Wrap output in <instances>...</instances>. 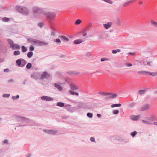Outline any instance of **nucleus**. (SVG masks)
Masks as SVG:
<instances>
[{
	"mask_svg": "<svg viewBox=\"0 0 157 157\" xmlns=\"http://www.w3.org/2000/svg\"><path fill=\"white\" fill-rule=\"evenodd\" d=\"M128 54L132 56H135V53L134 52H129L128 53Z\"/></svg>",
	"mask_w": 157,
	"mask_h": 157,
	"instance_id": "69168bd1",
	"label": "nucleus"
},
{
	"mask_svg": "<svg viewBox=\"0 0 157 157\" xmlns=\"http://www.w3.org/2000/svg\"><path fill=\"white\" fill-rule=\"evenodd\" d=\"M65 80L66 82L69 83L70 82V79L68 77H66L65 78Z\"/></svg>",
	"mask_w": 157,
	"mask_h": 157,
	"instance_id": "052dcab7",
	"label": "nucleus"
},
{
	"mask_svg": "<svg viewBox=\"0 0 157 157\" xmlns=\"http://www.w3.org/2000/svg\"><path fill=\"white\" fill-rule=\"evenodd\" d=\"M69 94H70V95H75L77 96H78L79 94L78 93L75 92L72 90H70L69 91Z\"/></svg>",
	"mask_w": 157,
	"mask_h": 157,
	"instance_id": "cd10ccee",
	"label": "nucleus"
},
{
	"mask_svg": "<svg viewBox=\"0 0 157 157\" xmlns=\"http://www.w3.org/2000/svg\"><path fill=\"white\" fill-rule=\"evenodd\" d=\"M3 143L4 144H8V141L6 139L4 140L3 142Z\"/></svg>",
	"mask_w": 157,
	"mask_h": 157,
	"instance_id": "774afa93",
	"label": "nucleus"
},
{
	"mask_svg": "<svg viewBox=\"0 0 157 157\" xmlns=\"http://www.w3.org/2000/svg\"><path fill=\"white\" fill-rule=\"evenodd\" d=\"M33 55V52L32 51L29 52L27 54V56L29 58H31Z\"/></svg>",
	"mask_w": 157,
	"mask_h": 157,
	"instance_id": "72a5a7b5",
	"label": "nucleus"
},
{
	"mask_svg": "<svg viewBox=\"0 0 157 157\" xmlns=\"http://www.w3.org/2000/svg\"><path fill=\"white\" fill-rule=\"evenodd\" d=\"M67 74H69L71 75H77L79 73V72H76L75 71H68L67 72Z\"/></svg>",
	"mask_w": 157,
	"mask_h": 157,
	"instance_id": "4be33fe9",
	"label": "nucleus"
},
{
	"mask_svg": "<svg viewBox=\"0 0 157 157\" xmlns=\"http://www.w3.org/2000/svg\"><path fill=\"white\" fill-rule=\"evenodd\" d=\"M146 119L148 120L151 121H155L154 118L152 117H147Z\"/></svg>",
	"mask_w": 157,
	"mask_h": 157,
	"instance_id": "4d7b16f0",
	"label": "nucleus"
},
{
	"mask_svg": "<svg viewBox=\"0 0 157 157\" xmlns=\"http://www.w3.org/2000/svg\"><path fill=\"white\" fill-rule=\"evenodd\" d=\"M119 113V111L118 109L114 110L112 111V113L114 115H117Z\"/></svg>",
	"mask_w": 157,
	"mask_h": 157,
	"instance_id": "37998d69",
	"label": "nucleus"
},
{
	"mask_svg": "<svg viewBox=\"0 0 157 157\" xmlns=\"http://www.w3.org/2000/svg\"><path fill=\"white\" fill-rule=\"evenodd\" d=\"M2 20L3 21L7 22L10 21V18L7 17H4L2 18Z\"/></svg>",
	"mask_w": 157,
	"mask_h": 157,
	"instance_id": "e433bc0d",
	"label": "nucleus"
},
{
	"mask_svg": "<svg viewBox=\"0 0 157 157\" xmlns=\"http://www.w3.org/2000/svg\"><path fill=\"white\" fill-rule=\"evenodd\" d=\"M21 51L23 52H25L28 50L27 47H25L24 45H22L21 47Z\"/></svg>",
	"mask_w": 157,
	"mask_h": 157,
	"instance_id": "c756f323",
	"label": "nucleus"
},
{
	"mask_svg": "<svg viewBox=\"0 0 157 157\" xmlns=\"http://www.w3.org/2000/svg\"><path fill=\"white\" fill-rule=\"evenodd\" d=\"M142 122L144 124H148V121H147L144 120H142Z\"/></svg>",
	"mask_w": 157,
	"mask_h": 157,
	"instance_id": "338daca9",
	"label": "nucleus"
},
{
	"mask_svg": "<svg viewBox=\"0 0 157 157\" xmlns=\"http://www.w3.org/2000/svg\"><path fill=\"white\" fill-rule=\"evenodd\" d=\"M150 107V105L148 104H145L143 105L140 109V110L141 111H144L147 110Z\"/></svg>",
	"mask_w": 157,
	"mask_h": 157,
	"instance_id": "9d476101",
	"label": "nucleus"
},
{
	"mask_svg": "<svg viewBox=\"0 0 157 157\" xmlns=\"http://www.w3.org/2000/svg\"><path fill=\"white\" fill-rule=\"evenodd\" d=\"M50 74L46 71H44L41 74L40 77V79H48L50 77Z\"/></svg>",
	"mask_w": 157,
	"mask_h": 157,
	"instance_id": "423d86ee",
	"label": "nucleus"
},
{
	"mask_svg": "<svg viewBox=\"0 0 157 157\" xmlns=\"http://www.w3.org/2000/svg\"><path fill=\"white\" fill-rule=\"evenodd\" d=\"M140 117V115H132L130 116V119L133 121H138Z\"/></svg>",
	"mask_w": 157,
	"mask_h": 157,
	"instance_id": "9b49d317",
	"label": "nucleus"
},
{
	"mask_svg": "<svg viewBox=\"0 0 157 157\" xmlns=\"http://www.w3.org/2000/svg\"><path fill=\"white\" fill-rule=\"evenodd\" d=\"M109 95L110 98H116L117 96V94L113 92H109Z\"/></svg>",
	"mask_w": 157,
	"mask_h": 157,
	"instance_id": "6ab92c4d",
	"label": "nucleus"
},
{
	"mask_svg": "<svg viewBox=\"0 0 157 157\" xmlns=\"http://www.w3.org/2000/svg\"><path fill=\"white\" fill-rule=\"evenodd\" d=\"M35 49V47L32 44V45H30L29 47V50L30 51L32 52Z\"/></svg>",
	"mask_w": 157,
	"mask_h": 157,
	"instance_id": "3c124183",
	"label": "nucleus"
},
{
	"mask_svg": "<svg viewBox=\"0 0 157 157\" xmlns=\"http://www.w3.org/2000/svg\"><path fill=\"white\" fill-rule=\"evenodd\" d=\"M54 86L59 91H62L63 90V87L60 84L57 83H54L53 84Z\"/></svg>",
	"mask_w": 157,
	"mask_h": 157,
	"instance_id": "f8f14e48",
	"label": "nucleus"
},
{
	"mask_svg": "<svg viewBox=\"0 0 157 157\" xmlns=\"http://www.w3.org/2000/svg\"><path fill=\"white\" fill-rule=\"evenodd\" d=\"M157 75V71L155 72H150L149 71H147L146 76H155Z\"/></svg>",
	"mask_w": 157,
	"mask_h": 157,
	"instance_id": "ddd939ff",
	"label": "nucleus"
},
{
	"mask_svg": "<svg viewBox=\"0 0 157 157\" xmlns=\"http://www.w3.org/2000/svg\"><path fill=\"white\" fill-rule=\"evenodd\" d=\"M112 24V22H108L106 24H104L103 26L105 29H107L111 26Z\"/></svg>",
	"mask_w": 157,
	"mask_h": 157,
	"instance_id": "a211bd4d",
	"label": "nucleus"
},
{
	"mask_svg": "<svg viewBox=\"0 0 157 157\" xmlns=\"http://www.w3.org/2000/svg\"><path fill=\"white\" fill-rule=\"evenodd\" d=\"M20 96L18 94L16 96H12V99L13 100H17L19 98Z\"/></svg>",
	"mask_w": 157,
	"mask_h": 157,
	"instance_id": "a19ab883",
	"label": "nucleus"
},
{
	"mask_svg": "<svg viewBox=\"0 0 157 157\" xmlns=\"http://www.w3.org/2000/svg\"><path fill=\"white\" fill-rule=\"evenodd\" d=\"M54 42L58 44H60L61 43V41L58 38L54 39Z\"/></svg>",
	"mask_w": 157,
	"mask_h": 157,
	"instance_id": "58836bf2",
	"label": "nucleus"
},
{
	"mask_svg": "<svg viewBox=\"0 0 157 157\" xmlns=\"http://www.w3.org/2000/svg\"><path fill=\"white\" fill-rule=\"evenodd\" d=\"M15 9L17 12L24 15H27L29 14V11L27 8L24 6H16Z\"/></svg>",
	"mask_w": 157,
	"mask_h": 157,
	"instance_id": "7ed1b4c3",
	"label": "nucleus"
},
{
	"mask_svg": "<svg viewBox=\"0 0 157 157\" xmlns=\"http://www.w3.org/2000/svg\"><path fill=\"white\" fill-rule=\"evenodd\" d=\"M105 2L110 4H112L113 2L111 0H102Z\"/></svg>",
	"mask_w": 157,
	"mask_h": 157,
	"instance_id": "5fc2aeb1",
	"label": "nucleus"
},
{
	"mask_svg": "<svg viewBox=\"0 0 157 157\" xmlns=\"http://www.w3.org/2000/svg\"><path fill=\"white\" fill-rule=\"evenodd\" d=\"M73 42L75 44H78L82 43L83 42V40L82 39H78L74 40Z\"/></svg>",
	"mask_w": 157,
	"mask_h": 157,
	"instance_id": "aec40b11",
	"label": "nucleus"
},
{
	"mask_svg": "<svg viewBox=\"0 0 157 157\" xmlns=\"http://www.w3.org/2000/svg\"><path fill=\"white\" fill-rule=\"evenodd\" d=\"M65 104L63 102H58L56 104V105L57 106L62 107H64Z\"/></svg>",
	"mask_w": 157,
	"mask_h": 157,
	"instance_id": "393cba45",
	"label": "nucleus"
},
{
	"mask_svg": "<svg viewBox=\"0 0 157 157\" xmlns=\"http://www.w3.org/2000/svg\"><path fill=\"white\" fill-rule=\"evenodd\" d=\"M51 29L52 30V31L51 32V36H55V35H56V34L55 33V29L54 28H51Z\"/></svg>",
	"mask_w": 157,
	"mask_h": 157,
	"instance_id": "de8ad7c7",
	"label": "nucleus"
},
{
	"mask_svg": "<svg viewBox=\"0 0 157 157\" xmlns=\"http://www.w3.org/2000/svg\"><path fill=\"white\" fill-rule=\"evenodd\" d=\"M90 104L91 105V109H94L95 108H97L98 107V104L96 103L90 102Z\"/></svg>",
	"mask_w": 157,
	"mask_h": 157,
	"instance_id": "bb28decb",
	"label": "nucleus"
},
{
	"mask_svg": "<svg viewBox=\"0 0 157 157\" xmlns=\"http://www.w3.org/2000/svg\"><path fill=\"white\" fill-rule=\"evenodd\" d=\"M90 140L92 142H95V138L93 137H90Z\"/></svg>",
	"mask_w": 157,
	"mask_h": 157,
	"instance_id": "e2e57ef3",
	"label": "nucleus"
},
{
	"mask_svg": "<svg viewBox=\"0 0 157 157\" xmlns=\"http://www.w3.org/2000/svg\"><path fill=\"white\" fill-rule=\"evenodd\" d=\"M146 92V90H140L138 91V94L140 95H141L144 93Z\"/></svg>",
	"mask_w": 157,
	"mask_h": 157,
	"instance_id": "09e8293b",
	"label": "nucleus"
},
{
	"mask_svg": "<svg viewBox=\"0 0 157 157\" xmlns=\"http://www.w3.org/2000/svg\"><path fill=\"white\" fill-rule=\"evenodd\" d=\"M69 86L72 90H75L78 89V87L72 83L70 84Z\"/></svg>",
	"mask_w": 157,
	"mask_h": 157,
	"instance_id": "dca6fc26",
	"label": "nucleus"
},
{
	"mask_svg": "<svg viewBox=\"0 0 157 157\" xmlns=\"http://www.w3.org/2000/svg\"><path fill=\"white\" fill-rule=\"evenodd\" d=\"M15 118L17 121L21 122L20 123H22L23 122H25L31 124V125H34L36 126H39L40 125V124L39 123L35 122L33 120L24 117H22L20 116H16Z\"/></svg>",
	"mask_w": 157,
	"mask_h": 157,
	"instance_id": "f03ea898",
	"label": "nucleus"
},
{
	"mask_svg": "<svg viewBox=\"0 0 157 157\" xmlns=\"http://www.w3.org/2000/svg\"><path fill=\"white\" fill-rule=\"evenodd\" d=\"M40 98L41 100L47 101H52L54 100L52 97L47 96H43Z\"/></svg>",
	"mask_w": 157,
	"mask_h": 157,
	"instance_id": "0eeeda50",
	"label": "nucleus"
},
{
	"mask_svg": "<svg viewBox=\"0 0 157 157\" xmlns=\"http://www.w3.org/2000/svg\"><path fill=\"white\" fill-rule=\"evenodd\" d=\"M32 64L31 63H28L26 66V68L28 69H29L32 68Z\"/></svg>",
	"mask_w": 157,
	"mask_h": 157,
	"instance_id": "2f4dec72",
	"label": "nucleus"
},
{
	"mask_svg": "<svg viewBox=\"0 0 157 157\" xmlns=\"http://www.w3.org/2000/svg\"><path fill=\"white\" fill-rule=\"evenodd\" d=\"M20 52L19 50H16L14 51L13 55L15 56H17L20 54Z\"/></svg>",
	"mask_w": 157,
	"mask_h": 157,
	"instance_id": "4c0bfd02",
	"label": "nucleus"
},
{
	"mask_svg": "<svg viewBox=\"0 0 157 157\" xmlns=\"http://www.w3.org/2000/svg\"><path fill=\"white\" fill-rule=\"evenodd\" d=\"M114 139L115 140H117L121 142L124 141V143H126L127 142V141H124V139L123 138L120 137H117L116 138Z\"/></svg>",
	"mask_w": 157,
	"mask_h": 157,
	"instance_id": "412c9836",
	"label": "nucleus"
},
{
	"mask_svg": "<svg viewBox=\"0 0 157 157\" xmlns=\"http://www.w3.org/2000/svg\"><path fill=\"white\" fill-rule=\"evenodd\" d=\"M110 59L107 58L103 57L101 59L100 61L101 62H103L105 61H109Z\"/></svg>",
	"mask_w": 157,
	"mask_h": 157,
	"instance_id": "a18cd8bd",
	"label": "nucleus"
},
{
	"mask_svg": "<svg viewBox=\"0 0 157 157\" xmlns=\"http://www.w3.org/2000/svg\"><path fill=\"white\" fill-rule=\"evenodd\" d=\"M98 94L104 96L109 95V92H99Z\"/></svg>",
	"mask_w": 157,
	"mask_h": 157,
	"instance_id": "f704fd0d",
	"label": "nucleus"
},
{
	"mask_svg": "<svg viewBox=\"0 0 157 157\" xmlns=\"http://www.w3.org/2000/svg\"><path fill=\"white\" fill-rule=\"evenodd\" d=\"M56 74L58 76V77H59L62 75V73L60 72L56 71Z\"/></svg>",
	"mask_w": 157,
	"mask_h": 157,
	"instance_id": "bf43d9fd",
	"label": "nucleus"
},
{
	"mask_svg": "<svg viewBox=\"0 0 157 157\" xmlns=\"http://www.w3.org/2000/svg\"><path fill=\"white\" fill-rule=\"evenodd\" d=\"M48 44V42H46L45 41H41L39 40H38L37 45H38L39 46H40L44 45H47Z\"/></svg>",
	"mask_w": 157,
	"mask_h": 157,
	"instance_id": "4468645a",
	"label": "nucleus"
},
{
	"mask_svg": "<svg viewBox=\"0 0 157 157\" xmlns=\"http://www.w3.org/2000/svg\"><path fill=\"white\" fill-rule=\"evenodd\" d=\"M138 133V132L136 131H134L130 133V135L133 137H134Z\"/></svg>",
	"mask_w": 157,
	"mask_h": 157,
	"instance_id": "7c9ffc66",
	"label": "nucleus"
},
{
	"mask_svg": "<svg viewBox=\"0 0 157 157\" xmlns=\"http://www.w3.org/2000/svg\"><path fill=\"white\" fill-rule=\"evenodd\" d=\"M0 50L1 51V52L4 53H6L7 52L8 49L5 46L3 45L1 46H0Z\"/></svg>",
	"mask_w": 157,
	"mask_h": 157,
	"instance_id": "2eb2a0df",
	"label": "nucleus"
},
{
	"mask_svg": "<svg viewBox=\"0 0 157 157\" xmlns=\"http://www.w3.org/2000/svg\"><path fill=\"white\" fill-rule=\"evenodd\" d=\"M58 132L56 130H51L50 134L55 135Z\"/></svg>",
	"mask_w": 157,
	"mask_h": 157,
	"instance_id": "c03bdc74",
	"label": "nucleus"
},
{
	"mask_svg": "<svg viewBox=\"0 0 157 157\" xmlns=\"http://www.w3.org/2000/svg\"><path fill=\"white\" fill-rule=\"evenodd\" d=\"M44 25V24L42 22H40L38 24V25L40 28L43 27Z\"/></svg>",
	"mask_w": 157,
	"mask_h": 157,
	"instance_id": "13d9d810",
	"label": "nucleus"
},
{
	"mask_svg": "<svg viewBox=\"0 0 157 157\" xmlns=\"http://www.w3.org/2000/svg\"><path fill=\"white\" fill-rule=\"evenodd\" d=\"M27 41L30 43H33V45H37L38 40L33 38H28L27 39Z\"/></svg>",
	"mask_w": 157,
	"mask_h": 157,
	"instance_id": "6e6552de",
	"label": "nucleus"
},
{
	"mask_svg": "<svg viewBox=\"0 0 157 157\" xmlns=\"http://www.w3.org/2000/svg\"><path fill=\"white\" fill-rule=\"evenodd\" d=\"M86 115L88 117L91 118L93 117V113L88 112L87 113Z\"/></svg>",
	"mask_w": 157,
	"mask_h": 157,
	"instance_id": "ea45409f",
	"label": "nucleus"
},
{
	"mask_svg": "<svg viewBox=\"0 0 157 157\" xmlns=\"http://www.w3.org/2000/svg\"><path fill=\"white\" fill-rule=\"evenodd\" d=\"M146 71H138L137 73L140 75H146Z\"/></svg>",
	"mask_w": 157,
	"mask_h": 157,
	"instance_id": "473e14b6",
	"label": "nucleus"
},
{
	"mask_svg": "<svg viewBox=\"0 0 157 157\" xmlns=\"http://www.w3.org/2000/svg\"><path fill=\"white\" fill-rule=\"evenodd\" d=\"M43 8H39L35 6L33 8V13L35 14H41L42 13L46 17L47 20L50 23H52L56 17V14L54 12H47L43 10Z\"/></svg>",
	"mask_w": 157,
	"mask_h": 157,
	"instance_id": "f257e3e1",
	"label": "nucleus"
},
{
	"mask_svg": "<svg viewBox=\"0 0 157 157\" xmlns=\"http://www.w3.org/2000/svg\"><path fill=\"white\" fill-rule=\"evenodd\" d=\"M121 106V104L120 103L114 104L111 105V107L113 108L114 107H120Z\"/></svg>",
	"mask_w": 157,
	"mask_h": 157,
	"instance_id": "c85d7f7f",
	"label": "nucleus"
},
{
	"mask_svg": "<svg viewBox=\"0 0 157 157\" xmlns=\"http://www.w3.org/2000/svg\"><path fill=\"white\" fill-rule=\"evenodd\" d=\"M136 1V0H130L124 3L123 5V6L126 7L128 6L130 4H132V3L135 2Z\"/></svg>",
	"mask_w": 157,
	"mask_h": 157,
	"instance_id": "f3484780",
	"label": "nucleus"
},
{
	"mask_svg": "<svg viewBox=\"0 0 157 157\" xmlns=\"http://www.w3.org/2000/svg\"><path fill=\"white\" fill-rule=\"evenodd\" d=\"M10 94H4L2 95V97L5 98H8L10 97Z\"/></svg>",
	"mask_w": 157,
	"mask_h": 157,
	"instance_id": "603ef678",
	"label": "nucleus"
},
{
	"mask_svg": "<svg viewBox=\"0 0 157 157\" xmlns=\"http://www.w3.org/2000/svg\"><path fill=\"white\" fill-rule=\"evenodd\" d=\"M136 103L135 102L131 103L129 104V107L132 108L134 107L136 104Z\"/></svg>",
	"mask_w": 157,
	"mask_h": 157,
	"instance_id": "6e6d98bb",
	"label": "nucleus"
},
{
	"mask_svg": "<svg viewBox=\"0 0 157 157\" xmlns=\"http://www.w3.org/2000/svg\"><path fill=\"white\" fill-rule=\"evenodd\" d=\"M59 37L61 39L63 40L65 42H68L69 40L68 38L65 36H60Z\"/></svg>",
	"mask_w": 157,
	"mask_h": 157,
	"instance_id": "5701e85b",
	"label": "nucleus"
},
{
	"mask_svg": "<svg viewBox=\"0 0 157 157\" xmlns=\"http://www.w3.org/2000/svg\"><path fill=\"white\" fill-rule=\"evenodd\" d=\"M26 61L24 59L20 58L17 59L16 61V66L19 67H23L27 63Z\"/></svg>",
	"mask_w": 157,
	"mask_h": 157,
	"instance_id": "39448f33",
	"label": "nucleus"
},
{
	"mask_svg": "<svg viewBox=\"0 0 157 157\" xmlns=\"http://www.w3.org/2000/svg\"><path fill=\"white\" fill-rule=\"evenodd\" d=\"M121 50L120 49H117L116 50H113L112 51V53L113 54H116L117 52H119Z\"/></svg>",
	"mask_w": 157,
	"mask_h": 157,
	"instance_id": "79ce46f5",
	"label": "nucleus"
},
{
	"mask_svg": "<svg viewBox=\"0 0 157 157\" xmlns=\"http://www.w3.org/2000/svg\"><path fill=\"white\" fill-rule=\"evenodd\" d=\"M3 71L4 72H9L10 71V70L8 68H6L4 69Z\"/></svg>",
	"mask_w": 157,
	"mask_h": 157,
	"instance_id": "680f3d73",
	"label": "nucleus"
},
{
	"mask_svg": "<svg viewBox=\"0 0 157 157\" xmlns=\"http://www.w3.org/2000/svg\"><path fill=\"white\" fill-rule=\"evenodd\" d=\"M71 105L68 104H65L64 106V108L67 109V111L73 112L74 111V109L75 108L74 107H71Z\"/></svg>",
	"mask_w": 157,
	"mask_h": 157,
	"instance_id": "1a4fd4ad",
	"label": "nucleus"
},
{
	"mask_svg": "<svg viewBox=\"0 0 157 157\" xmlns=\"http://www.w3.org/2000/svg\"><path fill=\"white\" fill-rule=\"evenodd\" d=\"M84 104L85 103L82 102H78V105L77 106V108L78 109H80V108H83L84 109Z\"/></svg>",
	"mask_w": 157,
	"mask_h": 157,
	"instance_id": "b1692460",
	"label": "nucleus"
},
{
	"mask_svg": "<svg viewBox=\"0 0 157 157\" xmlns=\"http://www.w3.org/2000/svg\"><path fill=\"white\" fill-rule=\"evenodd\" d=\"M151 23L152 25L157 27V22L155 21L151 20Z\"/></svg>",
	"mask_w": 157,
	"mask_h": 157,
	"instance_id": "864d4df0",
	"label": "nucleus"
},
{
	"mask_svg": "<svg viewBox=\"0 0 157 157\" xmlns=\"http://www.w3.org/2000/svg\"><path fill=\"white\" fill-rule=\"evenodd\" d=\"M85 109H91V105L90 102L89 103H85L84 108Z\"/></svg>",
	"mask_w": 157,
	"mask_h": 157,
	"instance_id": "a878e982",
	"label": "nucleus"
},
{
	"mask_svg": "<svg viewBox=\"0 0 157 157\" xmlns=\"http://www.w3.org/2000/svg\"><path fill=\"white\" fill-rule=\"evenodd\" d=\"M82 21L80 19H77L75 22V24L76 25H78L82 22Z\"/></svg>",
	"mask_w": 157,
	"mask_h": 157,
	"instance_id": "8fccbe9b",
	"label": "nucleus"
},
{
	"mask_svg": "<svg viewBox=\"0 0 157 157\" xmlns=\"http://www.w3.org/2000/svg\"><path fill=\"white\" fill-rule=\"evenodd\" d=\"M43 131H44L45 133H46L49 134H50L51 130H49L48 129H43Z\"/></svg>",
	"mask_w": 157,
	"mask_h": 157,
	"instance_id": "49530a36",
	"label": "nucleus"
},
{
	"mask_svg": "<svg viewBox=\"0 0 157 157\" xmlns=\"http://www.w3.org/2000/svg\"><path fill=\"white\" fill-rule=\"evenodd\" d=\"M116 23L117 25H119L121 24V21L119 19H117L116 21Z\"/></svg>",
	"mask_w": 157,
	"mask_h": 157,
	"instance_id": "0e129e2a",
	"label": "nucleus"
},
{
	"mask_svg": "<svg viewBox=\"0 0 157 157\" xmlns=\"http://www.w3.org/2000/svg\"><path fill=\"white\" fill-rule=\"evenodd\" d=\"M31 77L35 79H37L38 78L37 77L36 74H35V73L32 74L31 75Z\"/></svg>",
	"mask_w": 157,
	"mask_h": 157,
	"instance_id": "c9c22d12",
	"label": "nucleus"
},
{
	"mask_svg": "<svg viewBox=\"0 0 157 157\" xmlns=\"http://www.w3.org/2000/svg\"><path fill=\"white\" fill-rule=\"evenodd\" d=\"M7 41L10 45L9 47L11 48L13 50L19 49L20 48V46L17 44H15L13 41L11 39H8Z\"/></svg>",
	"mask_w": 157,
	"mask_h": 157,
	"instance_id": "20e7f679",
	"label": "nucleus"
}]
</instances>
